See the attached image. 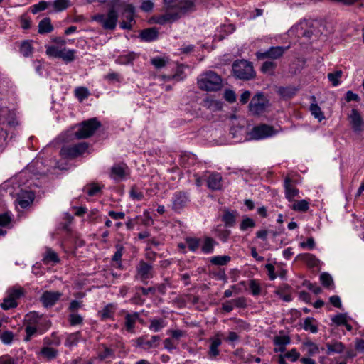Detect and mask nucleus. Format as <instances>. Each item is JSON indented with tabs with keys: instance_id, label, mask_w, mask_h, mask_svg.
Returning a JSON list of instances; mask_svg holds the SVG:
<instances>
[{
	"instance_id": "5fc2aeb1",
	"label": "nucleus",
	"mask_w": 364,
	"mask_h": 364,
	"mask_svg": "<svg viewBox=\"0 0 364 364\" xmlns=\"http://www.w3.org/2000/svg\"><path fill=\"white\" fill-rule=\"evenodd\" d=\"M136 58L134 53H129L125 55H122L117 58V62L120 64L127 65L133 62Z\"/></svg>"
},
{
	"instance_id": "aec40b11",
	"label": "nucleus",
	"mask_w": 364,
	"mask_h": 364,
	"mask_svg": "<svg viewBox=\"0 0 364 364\" xmlns=\"http://www.w3.org/2000/svg\"><path fill=\"white\" fill-rule=\"evenodd\" d=\"M127 171V166L124 164H114L110 172V177L115 181H122L124 178Z\"/></svg>"
},
{
	"instance_id": "79ce46f5",
	"label": "nucleus",
	"mask_w": 364,
	"mask_h": 364,
	"mask_svg": "<svg viewBox=\"0 0 364 364\" xmlns=\"http://www.w3.org/2000/svg\"><path fill=\"white\" fill-rule=\"evenodd\" d=\"M231 260V257L228 255H218L212 257L210 262L215 266L226 265Z\"/></svg>"
},
{
	"instance_id": "c756f323",
	"label": "nucleus",
	"mask_w": 364,
	"mask_h": 364,
	"mask_svg": "<svg viewBox=\"0 0 364 364\" xmlns=\"http://www.w3.org/2000/svg\"><path fill=\"white\" fill-rule=\"evenodd\" d=\"M158 31L155 28H147L141 31L140 37L142 40L150 42L154 41L158 37Z\"/></svg>"
},
{
	"instance_id": "37998d69",
	"label": "nucleus",
	"mask_w": 364,
	"mask_h": 364,
	"mask_svg": "<svg viewBox=\"0 0 364 364\" xmlns=\"http://www.w3.org/2000/svg\"><path fill=\"white\" fill-rule=\"evenodd\" d=\"M53 8V11L60 12L65 10L70 6V0H55L53 3H50Z\"/></svg>"
},
{
	"instance_id": "5701e85b",
	"label": "nucleus",
	"mask_w": 364,
	"mask_h": 364,
	"mask_svg": "<svg viewBox=\"0 0 364 364\" xmlns=\"http://www.w3.org/2000/svg\"><path fill=\"white\" fill-rule=\"evenodd\" d=\"M348 119H350V124L354 131L359 132L362 129L363 122L357 109H353L351 110L350 114L348 115Z\"/></svg>"
},
{
	"instance_id": "bf43d9fd",
	"label": "nucleus",
	"mask_w": 364,
	"mask_h": 364,
	"mask_svg": "<svg viewBox=\"0 0 364 364\" xmlns=\"http://www.w3.org/2000/svg\"><path fill=\"white\" fill-rule=\"evenodd\" d=\"M0 339L4 344L9 345L14 339V333L11 331H6L1 333Z\"/></svg>"
},
{
	"instance_id": "9b49d317",
	"label": "nucleus",
	"mask_w": 364,
	"mask_h": 364,
	"mask_svg": "<svg viewBox=\"0 0 364 364\" xmlns=\"http://www.w3.org/2000/svg\"><path fill=\"white\" fill-rule=\"evenodd\" d=\"M275 132L272 127L261 124L255 127L250 133L252 139L259 140L273 136Z\"/></svg>"
},
{
	"instance_id": "4c0bfd02",
	"label": "nucleus",
	"mask_w": 364,
	"mask_h": 364,
	"mask_svg": "<svg viewBox=\"0 0 364 364\" xmlns=\"http://www.w3.org/2000/svg\"><path fill=\"white\" fill-rule=\"evenodd\" d=\"M215 245V242L213 238L210 237H205L201 245V250L205 254L213 253Z\"/></svg>"
},
{
	"instance_id": "412c9836",
	"label": "nucleus",
	"mask_w": 364,
	"mask_h": 364,
	"mask_svg": "<svg viewBox=\"0 0 364 364\" xmlns=\"http://www.w3.org/2000/svg\"><path fill=\"white\" fill-rule=\"evenodd\" d=\"M273 343L276 346L274 351L275 353H283L286 350V346L291 343V338L287 335L276 336L274 337Z\"/></svg>"
},
{
	"instance_id": "a18cd8bd",
	"label": "nucleus",
	"mask_w": 364,
	"mask_h": 364,
	"mask_svg": "<svg viewBox=\"0 0 364 364\" xmlns=\"http://www.w3.org/2000/svg\"><path fill=\"white\" fill-rule=\"evenodd\" d=\"M33 47L31 45V41H24L21 43L20 46V53L24 56V57H29L33 53Z\"/></svg>"
},
{
	"instance_id": "1a4fd4ad",
	"label": "nucleus",
	"mask_w": 364,
	"mask_h": 364,
	"mask_svg": "<svg viewBox=\"0 0 364 364\" xmlns=\"http://www.w3.org/2000/svg\"><path fill=\"white\" fill-rule=\"evenodd\" d=\"M94 20L98 22L105 29L114 30L118 20V14L115 10L111 9L107 14L95 16Z\"/></svg>"
},
{
	"instance_id": "20e7f679",
	"label": "nucleus",
	"mask_w": 364,
	"mask_h": 364,
	"mask_svg": "<svg viewBox=\"0 0 364 364\" xmlns=\"http://www.w3.org/2000/svg\"><path fill=\"white\" fill-rule=\"evenodd\" d=\"M53 41L54 44L46 46V52L49 57L62 58L66 63L75 60V50H67L66 41L64 39L55 38Z\"/></svg>"
},
{
	"instance_id": "f257e3e1",
	"label": "nucleus",
	"mask_w": 364,
	"mask_h": 364,
	"mask_svg": "<svg viewBox=\"0 0 364 364\" xmlns=\"http://www.w3.org/2000/svg\"><path fill=\"white\" fill-rule=\"evenodd\" d=\"M166 13L159 17L157 23L164 24L176 21L182 16L196 11V0H163Z\"/></svg>"
},
{
	"instance_id": "ea45409f",
	"label": "nucleus",
	"mask_w": 364,
	"mask_h": 364,
	"mask_svg": "<svg viewBox=\"0 0 364 364\" xmlns=\"http://www.w3.org/2000/svg\"><path fill=\"white\" fill-rule=\"evenodd\" d=\"M343 72L341 70H336L329 73L327 75L329 82L333 86H337L341 82Z\"/></svg>"
},
{
	"instance_id": "603ef678",
	"label": "nucleus",
	"mask_w": 364,
	"mask_h": 364,
	"mask_svg": "<svg viewBox=\"0 0 364 364\" xmlns=\"http://www.w3.org/2000/svg\"><path fill=\"white\" fill-rule=\"evenodd\" d=\"M84 191L90 196H95L100 192L101 187L95 183L90 184L84 188Z\"/></svg>"
},
{
	"instance_id": "473e14b6",
	"label": "nucleus",
	"mask_w": 364,
	"mask_h": 364,
	"mask_svg": "<svg viewBox=\"0 0 364 364\" xmlns=\"http://www.w3.org/2000/svg\"><path fill=\"white\" fill-rule=\"evenodd\" d=\"M53 26L51 23L50 18L46 17L43 18L38 24V33L41 34L48 33L53 31Z\"/></svg>"
},
{
	"instance_id": "c03bdc74",
	"label": "nucleus",
	"mask_w": 364,
	"mask_h": 364,
	"mask_svg": "<svg viewBox=\"0 0 364 364\" xmlns=\"http://www.w3.org/2000/svg\"><path fill=\"white\" fill-rule=\"evenodd\" d=\"M116 251L112 256V261L117 262V267H122V257L123 255L124 248L122 245L117 244L115 245Z\"/></svg>"
},
{
	"instance_id": "423d86ee",
	"label": "nucleus",
	"mask_w": 364,
	"mask_h": 364,
	"mask_svg": "<svg viewBox=\"0 0 364 364\" xmlns=\"http://www.w3.org/2000/svg\"><path fill=\"white\" fill-rule=\"evenodd\" d=\"M100 125V122L96 118L90 119L79 125L77 130L75 132V136L79 139L88 138Z\"/></svg>"
},
{
	"instance_id": "ddd939ff",
	"label": "nucleus",
	"mask_w": 364,
	"mask_h": 364,
	"mask_svg": "<svg viewBox=\"0 0 364 364\" xmlns=\"http://www.w3.org/2000/svg\"><path fill=\"white\" fill-rule=\"evenodd\" d=\"M207 186L211 191H220L223 188V181L220 173L211 172L206 177Z\"/></svg>"
},
{
	"instance_id": "8fccbe9b",
	"label": "nucleus",
	"mask_w": 364,
	"mask_h": 364,
	"mask_svg": "<svg viewBox=\"0 0 364 364\" xmlns=\"http://www.w3.org/2000/svg\"><path fill=\"white\" fill-rule=\"evenodd\" d=\"M150 63L156 69H161L165 67L168 63L167 58L155 57L150 60Z\"/></svg>"
},
{
	"instance_id": "cd10ccee",
	"label": "nucleus",
	"mask_w": 364,
	"mask_h": 364,
	"mask_svg": "<svg viewBox=\"0 0 364 364\" xmlns=\"http://www.w3.org/2000/svg\"><path fill=\"white\" fill-rule=\"evenodd\" d=\"M296 258L306 263L309 267H316L319 264V260L315 255L311 253H301L297 255Z\"/></svg>"
},
{
	"instance_id": "9d476101",
	"label": "nucleus",
	"mask_w": 364,
	"mask_h": 364,
	"mask_svg": "<svg viewBox=\"0 0 364 364\" xmlns=\"http://www.w3.org/2000/svg\"><path fill=\"white\" fill-rule=\"evenodd\" d=\"M268 105V100L262 92H257L252 99L250 104V111L253 114L262 113Z\"/></svg>"
},
{
	"instance_id": "e433bc0d",
	"label": "nucleus",
	"mask_w": 364,
	"mask_h": 364,
	"mask_svg": "<svg viewBox=\"0 0 364 364\" xmlns=\"http://www.w3.org/2000/svg\"><path fill=\"white\" fill-rule=\"evenodd\" d=\"M39 353L44 358L50 360L55 359L58 356V352L53 348L45 346L41 348Z\"/></svg>"
},
{
	"instance_id": "6e6552de",
	"label": "nucleus",
	"mask_w": 364,
	"mask_h": 364,
	"mask_svg": "<svg viewBox=\"0 0 364 364\" xmlns=\"http://www.w3.org/2000/svg\"><path fill=\"white\" fill-rule=\"evenodd\" d=\"M87 148V143L80 142L73 145L63 146L60 153L64 158L74 159L83 154Z\"/></svg>"
},
{
	"instance_id": "338daca9",
	"label": "nucleus",
	"mask_w": 364,
	"mask_h": 364,
	"mask_svg": "<svg viewBox=\"0 0 364 364\" xmlns=\"http://www.w3.org/2000/svg\"><path fill=\"white\" fill-rule=\"evenodd\" d=\"M154 8V3L150 0H141V10L145 12H150Z\"/></svg>"
},
{
	"instance_id": "bb28decb",
	"label": "nucleus",
	"mask_w": 364,
	"mask_h": 364,
	"mask_svg": "<svg viewBox=\"0 0 364 364\" xmlns=\"http://www.w3.org/2000/svg\"><path fill=\"white\" fill-rule=\"evenodd\" d=\"M42 260L45 264H55L60 262V258L58 254L51 248L46 247Z\"/></svg>"
},
{
	"instance_id": "393cba45",
	"label": "nucleus",
	"mask_w": 364,
	"mask_h": 364,
	"mask_svg": "<svg viewBox=\"0 0 364 364\" xmlns=\"http://www.w3.org/2000/svg\"><path fill=\"white\" fill-rule=\"evenodd\" d=\"M33 199L34 194L32 192L22 191L18 194L17 201L22 208H26L32 203Z\"/></svg>"
},
{
	"instance_id": "2f4dec72",
	"label": "nucleus",
	"mask_w": 364,
	"mask_h": 364,
	"mask_svg": "<svg viewBox=\"0 0 364 364\" xmlns=\"http://www.w3.org/2000/svg\"><path fill=\"white\" fill-rule=\"evenodd\" d=\"M326 353L328 355H331L333 353H341L345 348L344 345L339 341L328 343L326 344Z\"/></svg>"
},
{
	"instance_id": "774afa93",
	"label": "nucleus",
	"mask_w": 364,
	"mask_h": 364,
	"mask_svg": "<svg viewBox=\"0 0 364 364\" xmlns=\"http://www.w3.org/2000/svg\"><path fill=\"white\" fill-rule=\"evenodd\" d=\"M274 67V63L272 61H266L262 64L261 69L263 73H272Z\"/></svg>"
},
{
	"instance_id": "052dcab7",
	"label": "nucleus",
	"mask_w": 364,
	"mask_h": 364,
	"mask_svg": "<svg viewBox=\"0 0 364 364\" xmlns=\"http://www.w3.org/2000/svg\"><path fill=\"white\" fill-rule=\"evenodd\" d=\"M217 237L223 242H225L229 239L230 231L226 229H218L216 230Z\"/></svg>"
},
{
	"instance_id": "f3484780",
	"label": "nucleus",
	"mask_w": 364,
	"mask_h": 364,
	"mask_svg": "<svg viewBox=\"0 0 364 364\" xmlns=\"http://www.w3.org/2000/svg\"><path fill=\"white\" fill-rule=\"evenodd\" d=\"M62 293L59 291H45L41 297V301L46 307L53 306L61 297Z\"/></svg>"
},
{
	"instance_id": "6e6d98bb",
	"label": "nucleus",
	"mask_w": 364,
	"mask_h": 364,
	"mask_svg": "<svg viewBox=\"0 0 364 364\" xmlns=\"http://www.w3.org/2000/svg\"><path fill=\"white\" fill-rule=\"evenodd\" d=\"M18 304L9 295L5 298L1 304V306L4 310H8L17 306Z\"/></svg>"
},
{
	"instance_id": "39448f33",
	"label": "nucleus",
	"mask_w": 364,
	"mask_h": 364,
	"mask_svg": "<svg viewBox=\"0 0 364 364\" xmlns=\"http://www.w3.org/2000/svg\"><path fill=\"white\" fill-rule=\"evenodd\" d=\"M232 67L234 76L238 79L249 80L255 76L253 65L247 60H237Z\"/></svg>"
},
{
	"instance_id": "58836bf2",
	"label": "nucleus",
	"mask_w": 364,
	"mask_h": 364,
	"mask_svg": "<svg viewBox=\"0 0 364 364\" xmlns=\"http://www.w3.org/2000/svg\"><path fill=\"white\" fill-rule=\"evenodd\" d=\"M290 208L298 212L305 213L309 208V203L307 200L303 199L300 200L295 201Z\"/></svg>"
},
{
	"instance_id": "0eeeda50",
	"label": "nucleus",
	"mask_w": 364,
	"mask_h": 364,
	"mask_svg": "<svg viewBox=\"0 0 364 364\" xmlns=\"http://www.w3.org/2000/svg\"><path fill=\"white\" fill-rule=\"evenodd\" d=\"M134 16V6L130 4H125L122 14V20L119 23V27L124 30H132L136 23Z\"/></svg>"
},
{
	"instance_id": "13d9d810",
	"label": "nucleus",
	"mask_w": 364,
	"mask_h": 364,
	"mask_svg": "<svg viewBox=\"0 0 364 364\" xmlns=\"http://www.w3.org/2000/svg\"><path fill=\"white\" fill-rule=\"evenodd\" d=\"M320 280L322 284L328 288H330L333 283L332 277L326 272H323L320 275Z\"/></svg>"
},
{
	"instance_id": "7c9ffc66",
	"label": "nucleus",
	"mask_w": 364,
	"mask_h": 364,
	"mask_svg": "<svg viewBox=\"0 0 364 364\" xmlns=\"http://www.w3.org/2000/svg\"><path fill=\"white\" fill-rule=\"evenodd\" d=\"M236 211L225 210L222 216V221L225 223L226 227L234 226L236 220Z\"/></svg>"
},
{
	"instance_id": "a211bd4d",
	"label": "nucleus",
	"mask_w": 364,
	"mask_h": 364,
	"mask_svg": "<svg viewBox=\"0 0 364 364\" xmlns=\"http://www.w3.org/2000/svg\"><path fill=\"white\" fill-rule=\"evenodd\" d=\"M284 50L285 49L282 46L272 47L266 52H257V57L259 59H277L283 55Z\"/></svg>"
},
{
	"instance_id": "4d7b16f0",
	"label": "nucleus",
	"mask_w": 364,
	"mask_h": 364,
	"mask_svg": "<svg viewBox=\"0 0 364 364\" xmlns=\"http://www.w3.org/2000/svg\"><path fill=\"white\" fill-rule=\"evenodd\" d=\"M255 226V222L250 218H245L240 225V228L242 231L247 230L249 228H254Z\"/></svg>"
},
{
	"instance_id": "c9c22d12",
	"label": "nucleus",
	"mask_w": 364,
	"mask_h": 364,
	"mask_svg": "<svg viewBox=\"0 0 364 364\" xmlns=\"http://www.w3.org/2000/svg\"><path fill=\"white\" fill-rule=\"evenodd\" d=\"M167 325L166 321L163 318L150 319L149 329L154 332H159Z\"/></svg>"
},
{
	"instance_id": "0e129e2a",
	"label": "nucleus",
	"mask_w": 364,
	"mask_h": 364,
	"mask_svg": "<svg viewBox=\"0 0 364 364\" xmlns=\"http://www.w3.org/2000/svg\"><path fill=\"white\" fill-rule=\"evenodd\" d=\"M284 356L291 361L295 362L299 358L300 353L296 348H292L291 350L286 353Z\"/></svg>"
},
{
	"instance_id": "49530a36",
	"label": "nucleus",
	"mask_w": 364,
	"mask_h": 364,
	"mask_svg": "<svg viewBox=\"0 0 364 364\" xmlns=\"http://www.w3.org/2000/svg\"><path fill=\"white\" fill-rule=\"evenodd\" d=\"M80 332H75L68 335L65 343V346L68 347L76 346L80 341Z\"/></svg>"
},
{
	"instance_id": "f704fd0d",
	"label": "nucleus",
	"mask_w": 364,
	"mask_h": 364,
	"mask_svg": "<svg viewBox=\"0 0 364 364\" xmlns=\"http://www.w3.org/2000/svg\"><path fill=\"white\" fill-rule=\"evenodd\" d=\"M303 328L305 331H309L312 333H316L318 331L316 321L312 317H307L304 319Z\"/></svg>"
},
{
	"instance_id": "a878e982",
	"label": "nucleus",
	"mask_w": 364,
	"mask_h": 364,
	"mask_svg": "<svg viewBox=\"0 0 364 364\" xmlns=\"http://www.w3.org/2000/svg\"><path fill=\"white\" fill-rule=\"evenodd\" d=\"M301 349L303 351H306L309 356H314L319 353L318 345L310 339H306L302 342Z\"/></svg>"
},
{
	"instance_id": "de8ad7c7",
	"label": "nucleus",
	"mask_w": 364,
	"mask_h": 364,
	"mask_svg": "<svg viewBox=\"0 0 364 364\" xmlns=\"http://www.w3.org/2000/svg\"><path fill=\"white\" fill-rule=\"evenodd\" d=\"M204 107L210 109L211 111H217L222 109V102L213 99H206L203 102Z\"/></svg>"
},
{
	"instance_id": "a19ab883",
	"label": "nucleus",
	"mask_w": 364,
	"mask_h": 364,
	"mask_svg": "<svg viewBox=\"0 0 364 364\" xmlns=\"http://www.w3.org/2000/svg\"><path fill=\"white\" fill-rule=\"evenodd\" d=\"M25 294V290L20 286H14L8 290V295L15 301L21 298Z\"/></svg>"
},
{
	"instance_id": "6ab92c4d",
	"label": "nucleus",
	"mask_w": 364,
	"mask_h": 364,
	"mask_svg": "<svg viewBox=\"0 0 364 364\" xmlns=\"http://www.w3.org/2000/svg\"><path fill=\"white\" fill-rule=\"evenodd\" d=\"M220 337L221 333L218 332L213 337L210 338V345L208 354V356L211 358H216L220 353L218 347L222 344V340Z\"/></svg>"
},
{
	"instance_id": "4468645a",
	"label": "nucleus",
	"mask_w": 364,
	"mask_h": 364,
	"mask_svg": "<svg viewBox=\"0 0 364 364\" xmlns=\"http://www.w3.org/2000/svg\"><path fill=\"white\" fill-rule=\"evenodd\" d=\"M189 202V198L187 193L183 192H176L172 197V208L175 211H180L184 208Z\"/></svg>"
},
{
	"instance_id": "3c124183",
	"label": "nucleus",
	"mask_w": 364,
	"mask_h": 364,
	"mask_svg": "<svg viewBox=\"0 0 364 364\" xmlns=\"http://www.w3.org/2000/svg\"><path fill=\"white\" fill-rule=\"evenodd\" d=\"M249 287L253 296H258L262 292V287L259 282L257 279H251Z\"/></svg>"
},
{
	"instance_id": "7ed1b4c3",
	"label": "nucleus",
	"mask_w": 364,
	"mask_h": 364,
	"mask_svg": "<svg viewBox=\"0 0 364 364\" xmlns=\"http://www.w3.org/2000/svg\"><path fill=\"white\" fill-rule=\"evenodd\" d=\"M198 86L203 91H232L225 87L227 82L219 75L212 70L200 74L198 77Z\"/></svg>"
},
{
	"instance_id": "b1692460",
	"label": "nucleus",
	"mask_w": 364,
	"mask_h": 364,
	"mask_svg": "<svg viewBox=\"0 0 364 364\" xmlns=\"http://www.w3.org/2000/svg\"><path fill=\"white\" fill-rule=\"evenodd\" d=\"M284 187L285 190V198L289 202L293 201L294 198L298 196L299 190L292 184L291 180L289 178L284 180Z\"/></svg>"
},
{
	"instance_id": "c85d7f7f",
	"label": "nucleus",
	"mask_w": 364,
	"mask_h": 364,
	"mask_svg": "<svg viewBox=\"0 0 364 364\" xmlns=\"http://www.w3.org/2000/svg\"><path fill=\"white\" fill-rule=\"evenodd\" d=\"M311 100L312 102L309 108L311 113L316 119L321 122L324 119V114L321 112L320 107L318 105L315 96L311 97Z\"/></svg>"
},
{
	"instance_id": "09e8293b",
	"label": "nucleus",
	"mask_w": 364,
	"mask_h": 364,
	"mask_svg": "<svg viewBox=\"0 0 364 364\" xmlns=\"http://www.w3.org/2000/svg\"><path fill=\"white\" fill-rule=\"evenodd\" d=\"M186 242L191 252H196L200 245V240L196 237H186Z\"/></svg>"
},
{
	"instance_id": "72a5a7b5",
	"label": "nucleus",
	"mask_w": 364,
	"mask_h": 364,
	"mask_svg": "<svg viewBox=\"0 0 364 364\" xmlns=\"http://www.w3.org/2000/svg\"><path fill=\"white\" fill-rule=\"evenodd\" d=\"M166 81H176L179 82L184 79L185 74L183 71V67L182 65H178L176 68V70L173 75H164L163 77Z\"/></svg>"
},
{
	"instance_id": "4be33fe9",
	"label": "nucleus",
	"mask_w": 364,
	"mask_h": 364,
	"mask_svg": "<svg viewBox=\"0 0 364 364\" xmlns=\"http://www.w3.org/2000/svg\"><path fill=\"white\" fill-rule=\"evenodd\" d=\"M117 310V305L112 303L108 304L103 309L97 312V316L102 321L114 318V313Z\"/></svg>"
},
{
	"instance_id": "2eb2a0df",
	"label": "nucleus",
	"mask_w": 364,
	"mask_h": 364,
	"mask_svg": "<svg viewBox=\"0 0 364 364\" xmlns=\"http://www.w3.org/2000/svg\"><path fill=\"white\" fill-rule=\"evenodd\" d=\"M124 314V328L129 333H134L135 332V326L139 319L140 314L138 312L129 313L126 310H122Z\"/></svg>"
},
{
	"instance_id": "69168bd1",
	"label": "nucleus",
	"mask_w": 364,
	"mask_h": 364,
	"mask_svg": "<svg viewBox=\"0 0 364 364\" xmlns=\"http://www.w3.org/2000/svg\"><path fill=\"white\" fill-rule=\"evenodd\" d=\"M300 247L303 249H307L309 250L315 248V242L313 237H309L306 242H301L299 244Z\"/></svg>"
},
{
	"instance_id": "f8f14e48",
	"label": "nucleus",
	"mask_w": 364,
	"mask_h": 364,
	"mask_svg": "<svg viewBox=\"0 0 364 364\" xmlns=\"http://www.w3.org/2000/svg\"><path fill=\"white\" fill-rule=\"evenodd\" d=\"M154 271L151 264L144 262L140 261L136 266V277L141 281H146L153 277Z\"/></svg>"
},
{
	"instance_id": "f03ea898",
	"label": "nucleus",
	"mask_w": 364,
	"mask_h": 364,
	"mask_svg": "<svg viewBox=\"0 0 364 364\" xmlns=\"http://www.w3.org/2000/svg\"><path fill=\"white\" fill-rule=\"evenodd\" d=\"M25 341H28L36 333L43 334L49 329L51 322L46 316L36 311L28 313L25 317Z\"/></svg>"
},
{
	"instance_id": "dca6fc26",
	"label": "nucleus",
	"mask_w": 364,
	"mask_h": 364,
	"mask_svg": "<svg viewBox=\"0 0 364 364\" xmlns=\"http://www.w3.org/2000/svg\"><path fill=\"white\" fill-rule=\"evenodd\" d=\"M147 336L139 337L136 339L137 346L142 347L144 349L156 348L159 345L160 336H152L150 339H147Z\"/></svg>"
},
{
	"instance_id": "680f3d73",
	"label": "nucleus",
	"mask_w": 364,
	"mask_h": 364,
	"mask_svg": "<svg viewBox=\"0 0 364 364\" xmlns=\"http://www.w3.org/2000/svg\"><path fill=\"white\" fill-rule=\"evenodd\" d=\"M69 322L71 326L80 325L83 322V318L78 314H71L69 316Z\"/></svg>"
},
{
	"instance_id": "864d4df0",
	"label": "nucleus",
	"mask_w": 364,
	"mask_h": 364,
	"mask_svg": "<svg viewBox=\"0 0 364 364\" xmlns=\"http://www.w3.org/2000/svg\"><path fill=\"white\" fill-rule=\"evenodd\" d=\"M49 5H50V2L41 1L39 3L33 5L31 7V11L32 14H36L39 11H44L45 9H46Z\"/></svg>"
},
{
	"instance_id": "e2e57ef3",
	"label": "nucleus",
	"mask_w": 364,
	"mask_h": 364,
	"mask_svg": "<svg viewBox=\"0 0 364 364\" xmlns=\"http://www.w3.org/2000/svg\"><path fill=\"white\" fill-rule=\"evenodd\" d=\"M332 321L337 326L346 324L347 316L345 314H338L331 318Z\"/></svg>"
}]
</instances>
